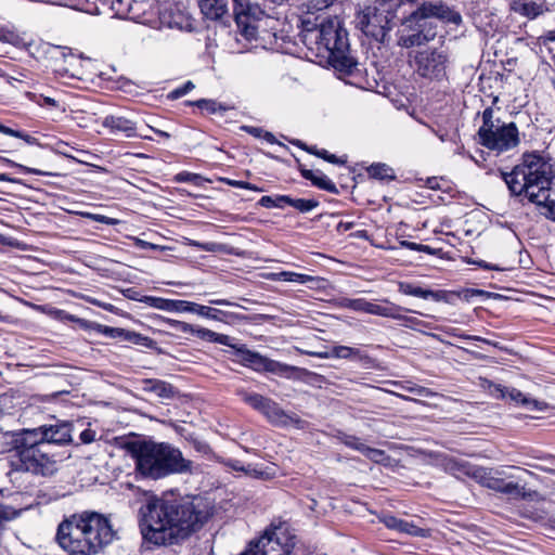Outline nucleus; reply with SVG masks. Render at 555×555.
Segmentation results:
<instances>
[{
  "label": "nucleus",
  "mask_w": 555,
  "mask_h": 555,
  "mask_svg": "<svg viewBox=\"0 0 555 555\" xmlns=\"http://www.w3.org/2000/svg\"><path fill=\"white\" fill-rule=\"evenodd\" d=\"M362 454L377 464H388L389 462V456L385 453V451L371 448L369 446H366L365 449H363Z\"/></svg>",
  "instance_id": "4c0bfd02"
},
{
  "label": "nucleus",
  "mask_w": 555,
  "mask_h": 555,
  "mask_svg": "<svg viewBox=\"0 0 555 555\" xmlns=\"http://www.w3.org/2000/svg\"><path fill=\"white\" fill-rule=\"evenodd\" d=\"M43 102H44V104L50 105V106H57V102L54 99L49 98V96H44Z\"/></svg>",
  "instance_id": "69168bd1"
},
{
  "label": "nucleus",
  "mask_w": 555,
  "mask_h": 555,
  "mask_svg": "<svg viewBox=\"0 0 555 555\" xmlns=\"http://www.w3.org/2000/svg\"><path fill=\"white\" fill-rule=\"evenodd\" d=\"M399 291L404 295L420 297L423 299L431 298L435 301H441V300L447 299L446 291L424 289V288H422L420 286H415L411 283H400Z\"/></svg>",
  "instance_id": "a878e982"
},
{
  "label": "nucleus",
  "mask_w": 555,
  "mask_h": 555,
  "mask_svg": "<svg viewBox=\"0 0 555 555\" xmlns=\"http://www.w3.org/2000/svg\"><path fill=\"white\" fill-rule=\"evenodd\" d=\"M309 153L314 154L332 164H345L346 160L338 158L336 155L328 153L326 150H318L317 147L307 149Z\"/></svg>",
  "instance_id": "79ce46f5"
},
{
  "label": "nucleus",
  "mask_w": 555,
  "mask_h": 555,
  "mask_svg": "<svg viewBox=\"0 0 555 555\" xmlns=\"http://www.w3.org/2000/svg\"><path fill=\"white\" fill-rule=\"evenodd\" d=\"M427 184H428V186L430 189H438L439 188V184H438V181H437L436 178L428 179Z\"/></svg>",
  "instance_id": "0e129e2a"
},
{
  "label": "nucleus",
  "mask_w": 555,
  "mask_h": 555,
  "mask_svg": "<svg viewBox=\"0 0 555 555\" xmlns=\"http://www.w3.org/2000/svg\"><path fill=\"white\" fill-rule=\"evenodd\" d=\"M222 181L225 184L233 186V188L246 189V190H250V191H255V192H264V189L259 188L255 184H251L247 181L233 180V179H229V178H224V179H222Z\"/></svg>",
  "instance_id": "37998d69"
},
{
  "label": "nucleus",
  "mask_w": 555,
  "mask_h": 555,
  "mask_svg": "<svg viewBox=\"0 0 555 555\" xmlns=\"http://www.w3.org/2000/svg\"><path fill=\"white\" fill-rule=\"evenodd\" d=\"M192 104L196 105L198 108H201L203 111H206L209 114H216L219 112L221 113V112H225L229 109L228 106H225L215 100L201 99V100L193 102Z\"/></svg>",
  "instance_id": "473e14b6"
},
{
  "label": "nucleus",
  "mask_w": 555,
  "mask_h": 555,
  "mask_svg": "<svg viewBox=\"0 0 555 555\" xmlns=\"http://www.w3.org/2000/svg\"><path fill=\"white\" fill-rule=\"evenodd\" d=\"M195 309L196 314L216 321H224L225 318L229 315L227 312L202 305H198V308Z\"/></svg>",
  "instance_id": "e433bc0d"
},
{
  "label": "nucleus",
  "mask_w": 555,
  "mask_h": 555,
  "mask_svg": "<svg viewBox=\"0 0 555 555\" xmlns=\"http://www.w3.org/2000/svg\"><path fill=\"white\" fill-rule=\"evenodd\" d=\"M397 320L402 321L404 326L410 327L412 330H417L418 326L424 324V322L421 321L420 319L414 318V317H408V315H404L403 313H402V319H397Z\"/></svg>",
  "instance_id": "09e8293b"
},
{
  "label": "nucleus",
  "mask_w": 555,
  "mask_h": 555,
  "mask_svg": "<svg viewBox=\"0 0 555 555\" xmlns=\"http://www.w3.org/2000/svg\"><path fill=\"white\" fill-rule=\"evenodd\" d=\"M391 15H387L375 4L367 5L357 16V26L366 36L378 42H384L392 26Z\"/></svg>",
  "instance_id": "f8f14e48"
},
{
  "label": "nucleus",
  "mask_w": 555,
  "mask_h": 555,
  "mask_svg": "<svg viewBox=\"0 0 555 555\" xmlns=\"http://www.w3.org/2000/svg\"><path fill=\"white\" fill-rule=\"evenodd\" d=\"M196 448L198 451H202V452H207L209 450V447L205 443H198Z\"/></svg>",
  "instance_id": "774afa93"
},
{
  "label": "nucleus",
  "mask_w": 555,
  "mask_h": 555,
  "mask_svg": "<svg viewBox=\"0 0 555 555\" xmlns=\"http://www.w3.org/2000/svg\"><path fill=\"white\" fill-rule=\"evenodd\" d=\"M27 430L36 436L40 442L44 441L49 446V450H51L52 444L62 446L72 441V425L65 422Z\"/></svg>",
  "instance_id": "dca6fc26"
},
{
  "label": "nucleus",
  "mask_w": 555,
  "mask_h": 555,
  "mask_svg": "<svg viewBox=\"0 0 555 555\" xmlns=\"http://www.w3.org/2000/svg\"><path fill=\"white\" fill-rule=\"evenodd\" d=\"M194 89V83L192 81H186L182 87H179L172 90L169 94L171 99H179L185 95L188 92Z\"/></svg>",
  "instance_id": "de8ad7c7"
},
{
  "label": "nucleus",
  "mask_w": 555,
  "mask_h": 555,
  "mask_svg": "<svg viewBox=\"0 0 555 555\" xmlns=\"http://www.w3.org/2000/svg\"><path fill=\"white\" fill-rule=\"evenodd\" d=\"M169 323L172 328L180 331L184 334H193L197 336L198 338L211 343H218L223 346H228L231 348H236V344L233 343V338H231L228 335L216 333L211 330L204 328V327H195L189 323L176 321V320H169Z\"/></svg>",
  "instance_id": "f3484780"
},
{
  "label": "nucleus",
  "mask_w": 555,
  "mask_h": 555,
  "mask_svg": "<svg viewBox=\"0 0 555 555\" xmlns=\"http://www.w3.org/2000/svg\"><path fill=\"white\" fill-rule=\"evenodd\" d=\"M201 177L196 173L182 171L175 177L178 182H196Z\"/></svg>",
  "instance_id": "8fccbe9b"
},
{
  "label": "nucleus",
  "mask_w": 555,
  "mask_h": 555,
  "mask_svg": "<svg viewBox=\"0 0 555 555\" xmlns=\"http://www.w3.org/2000/svg\"><path fill=\"white\" fill-rule=\"evenodd\" d=\"M367 173L370 177L382 180V181H390L395 179V172L392 168H390L386 164H373L367 168Z\"/></svg>",
  "instance_id": "c756f323"
},
{
  "label": "nucleus",
  "mask_w": 555,
  "mask_h": 555,
  "mask_svg": "<svg viewBox=\"0 0 555 555\" xmlns=\"http://www.w3.org/2000/svg\"><path fill=\"white\" fill-rule=\"evenodd\" d=\"M448 56L437 49L417 51L413 57V67L423 78L440 80L446 76Z\"/></svg>",
  "instance_id": "4468645a"
},
{
  "label": "nucleus",
  "mask_w": 555,
  "mask_h": 555,
  "mask_svg": "<svg viewBox=\"0 0 555 555\" xmlns=\"http://www.w3.org/2000/svg\"><path fill=\"white\" fill-rule=\"evenodd\" d=\"M237 395L246 404L261 413L273 426L281 428L295 427L297 429L307 427L308 423L305 420H301L295 413L286 412L279 403L268 397L244 389L237 390Z\"/></svg>",
  "instance_id": "9d476101"
},
{
  "label": "nucleus",
  "mask_w": 555,
  "mask_h": 555,
  "mask_svg": "<svg viewBox=\"0 0 555 555\" xmlns=\"http://www.w3.org/2000/svg\"><path fill=\"white\" fill-rule=\"evenodd\" d=\"M416 0H373L378 10L387 15H391V20L398 18V13H405V8L411 7ZM430 17H437L453 24H460L462 21L457 12L450 10L440 1L424 2L416 10L412 11L408 16L401 18V27L398 30V46L402 48H412L422 46L435 37L434 33L427 30Z\"/></svg>",
  "instance_id": "f03ea898"
},
{
  "label": "nucleus",
  "mask_w": 555,
  "mask_h": 555,
  "mask_svg": "<svg viewBox=\"0 0 555 555\" xmlns=\"http://www.w3.org/2000/svg\"><path fill=\"white\" fill-rule=\"evenodd\" d=\"M96 433L92 429H85L80 434V440L82 443H91L95 440Z\"/></svg>",
  "instance_id": "603ef678"
},
{
  "label": "nucleus",
  "mask_w": 555,
  "mask_h": 555,
  "mask_svg": "<svg viewBox=\"0 0 555 555\" xmlns=\"http://www.w3.org/2000/svg\"><path fill=\"white\" fill-rule=\"evenodd\" d=\"M209 304L217 306H236L234 302L227 299H210Z\"/></svg>",
  "instance_id": "052dcab7"
},
{
  "label": "nucleus",
  "mask_w": 555,
  "mask_h": 555,
  "mask_svg": "<svg viewBox=\"0 0 555 555\" xmlns=\"http://www.w3.org/2000/svg\"><path fill=\"white\" fill-rule=\"evenodd\" d=\"M291 202V196L288 195H276V196H262L258 204L264 208H284L285 205H288Z\"/></svg>",
  "instance_id": "2f4dec72"
},
{
  "label": "nucleus",
  "mask_w": 555,
  "mask_h": 555,
  "mask_svg": "<svg viewBox=\"0 0 555 555\" xmlns=\"http://www.w3.org/2000/svg\"><path fill=\"white\" fill-rule=\"evenodd\" d=\"M403 311L406 312L409 310L388 300H382L380 302L376 300L370 301L367 313L390 319H402Z\"/></svg>",
  "instance_id": "b1692460"
},
{
  "label": "nucleus",
  "mask_w": 555,
  "mask_h": 555,
  "mask_svg": "<svg viewBox=\"0 0 555 555\" xmlns=\"http://www.w3.org/2000/svg\"><path fill=\"white\" fill-rule=\"evenodd\" d=\"M88 302H90L91 305H94L96 307H100L106 311H113L114 310V306L112 304H107V302H102L95 298H88L87 299Z\"/></svg>",
  "instance_id": "6e6d98bb"
},
{
  "label": "nucleus",
  "mask_w": 555,
  "mask_h": 555,
  "mask_svg": "<svg viewBox=\"0 0 555 555\" xmlns=\"http://www.w3.org/2000/svg\"><path fill=\"white\" fill-rule=\"evenodd\" d=\"M128 330L119 328V327H113L112 332V338H120L125 340V334H127Z\"/></svg>",
  "instance_id": "bf43d9fd"
},
{
  "label": "nucleus",
  "mask_w": 555,
  "mask_h": 555,
  "mask_svg": "<svg viewBox=\"0 0 555 555\" xmlns=\"http://www.w3.org/2000/svg\"><path fill=\"white\" fill-rule=\"evenodd\" d=\"M141 302H144L149 305L152 308L167 311V312H173L175 310V299H166L162 297H154V296H144L141 299H139Z\"/></svg>",
  "instance_id": "7c9ffc66"
},
{
  "label": "nucleus",
  "mask_w": 555,
  "mask_h": 555,
  "mask_svg": "<svg viewBox=\"0 0 555 555\" xmlns=\"http://www.w3.org/2000/svg\"><path fill=\"white\" fill-rule=\"evenodd\" d=\"M341 442L351 448V449H354L361 453H363V449H365L366 444H364L360 438L356 437V436H351V435H344L341 438H340Z\"/></svg>",
  "instance_id": "c03bdc74"
},
{
  "label": "nucleus",
  "mask_w": 555,
  "mask_h": 555,
  "mask_svg": "<svg viewBox=\"0 0 555 555\" xmlns=\"http://www.w3.org/2000/svg\"><path fill=\"white\" fill-rule=\"evenodd\" d=\"M11 437L17 456L16 469L41 476H51L57 470L55 456L44 441L40 442L27 429L14 431Z\"/></svg>",
  "instance_id": "0eeeda50"
},
{
  "label": "nucleus",
  "mask_w": 555,
  "mask_h": 555,
  "mask_svg": "<svg viewBox=\"0 0 555 555\" xmlns=\"http://www.w3.org/2000/svg\"><path fill=\"white\" fill-rule=\"evenodd\" d=\"M276 279L285 282H294L299 284H305L313 280L311 275L291 272V271H282L275 274Z\"/></svg>",
  "instance_id": "c9c22d12"
},
{
  "label": "nucleus",
  "mask_w": 555,
  "mask_h": 555,
  "mask_svg": "<svg viewBox=\"0 0 555 555\" xmlns=\"http://www.w3.org/2000/svg\"><path fill=\"white\" fill-rule=\"evenodd\" d=\"M369 305L370 301H367L364 298H357V299H345L343 306L345 308L351 309L353 311L358 312H365L369 311Z\"/></svg>",
  "instance_id": "a19ab883"
},
{
  "label": "nucleus",
  "mask_w": 555,
  "mask_h": 555,
  "mask_svg": "<svg viewBox=\"0 0 555 555\" xmlns=\"http://www.w3.org/2000/svg\"><path fill=\"white\" fill-rule=\"evenodd\" d=\"M399 245L403 248H408V249H411V250H416V251H422V253H425V254H428V255H434V249L428 246V245H423V244H417V243H414V242H409V241H400L399 242Z\"/></svg>",
  "instance_id": "a18cd8bd"
},
{
  "label": "nucleus",
  "mask_w": 555,
  "mask_h": 555,
  "mask_svg": "<svg viewBox=\"0 0 555 555\" xmlns=\"http://www.w3.org/2000/svg\"><path fill=\"white\" fill-rule=\"evenodd\" d=\"M511 9L528 18H535L547 11L545 2L542 0H513Z\"/></svg>",
  "instance_id": "aec40b11"
},
{
  "label": "nucleus",
  "mask_w": 555,
  "mask_h": 555,
  "mask_svg": "<svg viewBox=\"0 0 555 555\" xmlns=\"http://www.w3.org/2000/svg\"><path fill=\"white\" fill-rule=\"evenodd\" d=\"M457 336V334H455ZM459 337L461 338H464V339H470V340H476V341H482L485 344H488V345H491V346H494L496 347L498 344L496 343H493L489 339H486L483 337H480V336H475V335H464V334H460Z\"/></svg>",
  "instance_id": "864d4df0"
},
{
  "label": "nucleus",
  "mask_w": 555,
  "mask_h": 555,
  "mask_svg": "<svg viewBox=\"0 0 555 555\" xmlns=\"http://www.w3.org/2000/svg\"><path fill=\"white\" fill-rule=\"evenodd\" d=\"M194 246L199 247L203 250L206 251H215L216 250V244L215 243H193Z\"/></svg>",
  "instance_id": "13d9d810"
},
{
  "label": "nucleus",
  "mask_w": 555,
  "mask_h": 555,
  "mask_svg": "<svg viewBox=\"0 0 555 555\" xmlns=\"http://www.w3.org/2000/svg\"><path fill=\"white\" fill-rule=\"evenodd\" d=\"M235 350V356L237 361L245 366H248L257 372H269L270 361L271 359L247 349L244 345H237Z\"/></svg>",
  "instance_id": "a211bd4d"
},
{
  "label": "nucleus",
  "mask_w": 555,
  "mask_h": 555,
  "mask_svg": "<svg viewBox=\"0 0 555 555\" xmlns=\"http://www.w3.org/2000/svg\"><path fill=\"white\" fill-rule=\"evenodd\" d=\"M125 341L146 348H154L156 345L152 338L133 331H127V334H125Z\"/></svg>",
  "instance_id": "72a5a7b5"
},
{
  "label": "nucleus",
  "mask_w": 555,
  "mask_h": 555,
  "mask_svg": "<svg viewBox=\"0 0 555 555\" xmlns=\"http://www.w3.org/2000/svg\"><path fill=\"white\" fill-rule=\"evenodd\" d=\"M235 350V356L237 361L245 366H248L257 372H269L270 361L271 359L247 349L244 345H237Z\"/></svg>",
  "instance_id": "6ab92c4d"
},
{
  "label": "nucleus",
  "mask_w": 555,
  "mask_h": 555,
  "mask_svg": "<svg viewBox=\"0 0 555 555\" xmlns=\"http://www.w3.org/2000/svg\"><path fill=\"white\" fill-rule=\"evenodd\" d=\"M88 218L96 221V222H100V223H104V224H109V225H113V224H116L117 223V220L116 219H113V218H109V217H106L104 215H95V214H87L86 215Z\"/></svg>",
  "instance_id": "3c124183"
},
{
  "label": "nucleus",
  "mask_w": 555,
  "mask_h": 555,
  "mask_svg": "<svg viewBox=\"0 0 555 555\" xmlns=\"http://www.w3.org/2000/svg\"><path fill=\"white\" fill-rule=\"evenodd\" d=\"M503 180L511 193L527 198L530 203L547 206L553 179V166L543 156L537 153H526L521 163L511 172H503ZM554 205V202H551Z\"/></svg>",
  "instance_id": "20e7f679"
},
{
  "label": "nucleus",
  "mask_w": 555,
  "mask_h": 555,
  "mask_svg": "<svg viewBox=\"0 0 555 555\" xmlns=\"http://www.w3.org/2000/svg\"><path fill=\"white\" fill-rule=\"evenodd\" d=\"M512 469L519 472L520 475H506L504 472L500 470L487 473L483 469V478H479V480L485 487L509 495L514 499L532 498L535 492L526 488L527 482L522 475L532 476L533 474L530 470L520 467H512Z\"/></svg>",
  "instance_id": "9b49d317"
},
{
  "label": "nucleus",
  "mask_w": 555,
  "mask_h": 555,
  "mask_svg": "<svg viewBox=\"0 0 555 555\" xmlns=\"http://www.w3.org/2000/svg\"><path fill=\"white\" fill-rule=\"evenodd\" d=\"M305 41L314 44L317 55L325 59L335 69L351 73L357 61L350 54L347 31L337 21H327L313 29H307ZM313 50V47H310Z\"/></svg>",
  "instance_id": "423d86ee"
},
{
  "label": "nucleus",
  "mask_w": 555,
  "mask_h": 555,
  "mask_svg": "<svg viewBox=\"0 0 555 555\" xmlns=\"http://www.w3.org/2000/svg\"><path fill=\"white\" fill-rule=\"evenodd\" d=\"M295 539L286 521L274 520L249 543L245 555H294Z\"/></svg>",
  "instance_id": "1a4fd4ad"
},
{
  "label": "nucleus",
  "mask_w": 555,
  "mask_h": 555,
  "mask_svg": "<svg viewBox=\"0 0 555 555\" xmlns=\"http://www.w3.org/2000/svg\"><path fill=\"white\" fill-rule=\"evenodd\" d=\"M288 205L299 210L300 212H308L319 206V202L315 199H306V198H292L288 202Z\"/></svg>",
  "instance_id": "58836bf2"
},
{
  "label": "nucleus",
  "mask_w": 555,
  "mask_h": 555,
  "mask_svg": "<svg viewBox=\"0 0 555 555\" xmlns=\"http://www.w3.org/2000/svg\"><path fill=\"white\" fill-rule=\"evenodd\" d=\"M499 114V107H487L482 112V125L479 127L477 135L482 146L502 153L516 147L520 139L516 124L502 120Z\"/></svg>",
  "instance_id": "6e6552de"
},
{
  "label": "nucleus",
  "mask_w": 555,
  "mask_h": 555,
  "mask_svg": "<svg viewBox=\"0 0 555 555\" xmlns=\"http://www.w3.org/2000/svg\"><path fill=\"white\" fill-rule=\"evenodd\" d=\"M233 13L238 34L246 41H253L257 37V21L263 15V11L255 0H233Z\"/></svg>",
  "instance_id": "ddd939ff"
},
{
  "label": "nucleus",
  "mask_w": 555,
  "mask_h": 555,
  "mask_svg": "<svg viewBox=\"0 0 555 555\" xmlns=\"http://www.w3.org/2000/svg\"><path fill=\"white\" fill-rule=\"evenodd\" d=\"M143 385V390L153 392L160 398H171L173 396V387L164 380L146 379Z\"/></svg>",
  "instance_id": "cd10ccee"
},
{
  "label": "nucleus",
  "mask_w": 555,
  "mask_h": 555,
  "mask_svg": "<svg viewBox=\"0 0 555 555\" xmlns=\"http://www.w3.org/2000/svg\"><path fill=\"white\" fill-rule=\"evenodd\" d=\"M103 126L111 129L113 132H122L128 138L137 135L135 124L124 116H106L103 120Z\"/></svg>",
  "instance_id": "393cba45"
},
{
  "label": "nucleus",
  "mask_w": 555,
  "mask_h": 555,
  "mask_svg": "<svg viewBox=\"0 0 555 555\" xmlns=\"http://www.w3.org/2000/svg\"><path fill=\"white\" fill-rule=\"evenodd\" d=\"M198 308V304L186 301V300H175V310L173 312H192L196 313V309Z\"/></svg>",
  "instance_id": "49530a36"
},
{
  "label": "nucleus",
  "mask_w": 555,
  "mask_h": 555,
  "mask_svg": "<svg viewBox=\"0 0 555 555\" xmlns=\"http://www.w3.org/2000/svg\"><path fill=\"white\" fill-rule=\"evenodd\" d=\"M144 540L172 545L197 531L210 514L201 501H167L152 498L140 508Z\"/></svg>",
  "instance_id": "f257e3e1"
},
{
  "label": "nucleus",
  "mask_w": 555,
  "mask_h": 555,
  "mask_svg": "<svg viewBox=\"0 0 555 555\" xmlns=\"http://www.w3.org/2000/svg\"><path fill=\"white\" fill-rule=\"evenodd\" d=\"M301 173L304 178L310 180L319 189L337 193L336 185L323 172L305 169Z\"/></svg>",
  "instance_id": "bb28decb"
},
{
  "label": "nucleus",
  "mask_w": 555,
  "mask_h": 555,
  "mask_svg": "<svg viewBox=\"0 0 555 555\" xmlns=\"http://www.w3.org/2000/svg\"><path fill=\"white\" fill-rule=\"evenodd\" d=\"M0 132L5 134V135H10V137L22 139L27 144H35L36 143V138L31 137L30 134L25 133V132L20 131V130L12 129V128L7 127V126H4L2 124H0Z\"/></svg>",
  "instance_id": "ea45409f"
},
{
  "label": "nucleus",
  "mask_w": 555,
  "mask_h": 555,
  "mask_svg": "<svg viewBox=\"0 0 555 555\" xmlns=\"http://www.w3.org/2000/svg\"><path fill=\"white\" fill-rule=\"evenodd\" d=\"M262 138H263L267 142H269V143H274V142H275V138H274V135H273L271 132L263 131Z\"/></svg>",
  "instance_id": "e2e57ef3"
},
{
  "label": "nucleus",
  "mask_w": 555,
  "mask_h": 555,
  "mask_svg": "<svg viewBox=\"0 0 555 555\" xmlns=\"http://www.w3.org/2000/svg\"><path fill=\"white\" fill-rule=\"evenodd\" d=\"M115 538L112 524L105 516L85 512L60 522L55 540L68 555H95Z\"/></svg>",
  "instance_id": "7ed1b4c3"
},
{
  "label": "nucleus",
  "mask_w": 555,
  "mask_h": 555,
  "mask_svg": "<svg viewBox=\"0 0 555 555\" xmlns=\"http://www.w3.org/2000/svg\"><path fill=\"white\" fill-rule=\"evenodd\" d=\"M202 14L211 21L221 20L228 14V0H197Z\"/></svg>",
  "instance_id": "5701e85b"
},
{
  "label": "nucleus",
  "mask_w": 555,
  "mask_h": 555,
  "mask_svg": "<svg viewBox=\"0 0 555 555\" xmlns=\"http://www.w3.org/2000/svg\"><path fill=\"white\" fill-rule=\"evenodd\" d=\"M478 264H479L480 267L486 268V269H494V270H499V268H498V267H494V266L488 264V263H486L485 261H479V262H478Z\"/></svg>",
  "instance_id": "338daca9"
},
{
  "label": "nucleus",
  "mask_w": 555,
  "mask_h": 555,
  "mask_svg": "<svg viewBox=\"0 0 555 555\" xmlns=\"http://www.w3.org/2000/svg\"><path fill=\"white\" fill-rule=\"evenodd\" d=\"M446 470L453 475L454 477L461 479L465 476L472 477L474 479L483 478V469L476 467L474 465H470L467 462L464 461H457V460H448L446 462Z\"/></svg>",
  "instance_id": "412c9836"
},
{
  "label": "nucleus",
  "mask_w": 555,
  "mask_h": 555,
  "mask_svg": "<svg viewBox=\"0 0 555 555\" xmlns=\"http://www.w3.org/2000/svg\"><path fill=\"white\" fill-rule=\"evenodd\" d=\"M98 332L105 336L112 337L113 327L106 325H98Z\"/></svg>",
  "instance_id": "680f3d73"
},
{
  "label": "nucleus",
  "mask_w": 555,
  "mask_h": 555,
  "mask_svg": "<svg viewBox=\"0 0 555 555\" xmlns=\"http://www.w3.org/2000/svg\"><path fill=\"white\" fill-rule=\"evenodd\" d=\"M137 470L153 479L170 474L192 473L194 463L183 457L181 451L168 443L143 441L133 448Z\"/></svg>",
  "instance_id": "39448f33"
},
{
  "label": "nucleus",
  "mask_w": 555,
  "mask_h": 555,
  "mask_svg": "<svg viewBox=\"0 0 555 555\" xmlns=\"http://www.w3.org/2000/svg\"><path fill=\"white\" fill-rule=\"evenodd\" d=\"M383 522L387 528L397 530L398 532H401V533H406V534L415 535V537H425L426 535V530L420 528L414 522L398 518L392 515L385 516L383 518Z\"/></svg>",
  "instance_id": "4be33fe9"
},
{
  "label": "nucleus",
  "mask_w": 555,
  "mask_h": 555,
  "mask_svg": "<svg viewBox=\"0 0 555 555\" xmlns=\"http://www.w3.org/2000/svg\"><path fill=\"white\" fill-rule=\"evenodd\" d=\"M332 354L334 356L335 359L350 360V359L359 358L360 350L357 348L349 347V346L338 345V346H334L332 348Z\"/></svg>",
  "instance_id": "f704fd0d"
},
{
  "label": "nucleus",
  "mask_w": 555,
  "mask_h": 555,
  "mask_svg": "<svg viewBox=\"0 0 555 555\" xmlns=\"http://www.w3.org/2000/svg\"><path fill=\"white\" fill-rule=\"evenodd\" d=\"M482 386L487 387L489 392L494 397L502 399L508 398L511 401L530 411H542L546 406L544 402L530 398L516 388H507L490 380H485Z\"/></svg>",
  "instance_id": "2eb2a0df"
},
{
  "label": "nucleus",
  "mask_w": 555,
  "mask_h": 555,
  "mask_svg": "<svg viewBox=\"0 0 555 555\" xmlns=\"http://www.w3.org/2000/svg\"><path fill=\"white\" fill-rule=\"evenodd\" d=\"M306 372L307 371L304 369L288 365V364H285V363H282V362H279V361L272 360V359L270 361L269 373L276 374L281 377L293 378V377L297 376L299 373H306Z\"/></svg>",
  "instance_id": "c85d7f7f"
},
{
  "label": "nucleus",
  "mask_w": 555,
  "mask_h": 555,
  "mask_svg": "<svg viewBox=\"0 0 555 555\" xmlns=\"http://www.w3.org/2000/svg\"><path fill=\"white\" fill-rule=\"evenodd\" d=\"M242 129L256 138H262V134L264 131L262 128L253 127V126H243Z\"/></svg>",
  "instance_id": "5fc2aeb1"
},
{
  "label": "nucleus",
  "mask_w": 555,
  "mask_h": 555,
  "mask_svg": "<svg viewBox=\"0 0 555 555\" xmlns=\"http://www.w3.org/2000/svg\"><path fill=\"white\" fill-rule=\"evenodd\" d=\"M306 353L311 356V357H317V358H320V359H331V358H334V356L332 354V349L328 350V351H307Z\"/></svg>",
  "instance_id": "4d7b16f0"
}]
</instances>
